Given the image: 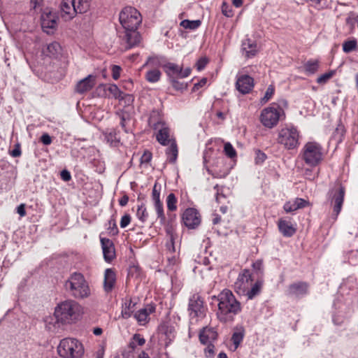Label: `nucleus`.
Returning a JSON list of instances; mask_svg holds the SVG:
<instances>
[{
    "mask_svg": "<svg viewBox=\"0 0 358 358\" xmlns=\"http://www.w3.org/2000/svg\"><path fill=\"white\" fill-rule=\"evenodd\" d=\"M119 20L124 29V31L120 35L122 44L126 50L131 49L141 41V36L136 30L142 21L141 15L135 8L127 6L120 12Z\"/></svg>",
    "mask_w": 358,
    "mask_h": 358,
    "instance_id": "obj_1",
    "label": "nucleus"
},
{
    "mask_svg": "<svg viewBox=\"0 0 358 358\" xmlns=\"http://www.w3.org/2000/svg\"><path fill=\"white\" fill-rule=\"evenodd\" d=\"M213 299L217 302L216 315L222 323L234 322L235 317L241 312V303L229 289L222 290L217 296H214Z\"/></svg>",
    "mask_w": 358,
    "mask_h": 358,
    "instance_id": "obj_2",
    "label": "nucleus"
},
{
    "mask_svg": "<svg viewBox=\"0 0 358 358\" xmlns=\"http://www.w3.org/2000/svg\"><path fill=\"white\" fill-rule=\"evenodd\" d=\"M81 315L80 306L73 300H66L59 303L55 309L54 315L58 322L72 324L79 320Z\"/></svg>",
    "mask_w": 358,
    "mask_h": 358,
    "instance_id": "obj_3",
    "label": "nucleus"
},
{
    "mask_svg": "<svg viewBox=\"0 0 358 358\" xmlns=\"http://www.w3.org/2000/svg\"><path fill=\"white\" fill-rule=\"evenodd\" d=\"M64 288L70 296L76 299H83L90 295L89 285L80 273H71L64 283Z\"/></svg>",
    "mask_w": 358,
    "mask_h": 358,
    "instance_id": "obj_4",
    "label": "nucleus"
},
{
    "mask_svg": "<svg viewBox=\"0 0 358 358\" xmlns=\"http://www.w3.org/2000/svg\"><path fill=\"white\" fill-rule=\"evenodd\" d=\"M287 106L285 99H280L278 103H273L270 107L264 108L260 115L261 122L268 128H273L278 123L281 117L284 115L283 108Z\"/></svg>",
    "mask_w": 358,
    "mask_h": 358,
    "instance_id": "obj_5",
    "label": "nucleus"
},
{
    "mask_svg": "<svg viewBox=\"0 0 358 358\" xmlns=\"http://www.w3.org/2000/svg\"><path fill=\"white\" fill-rule=\"evenodd\" d=\"M57 352L63 358H80L84 354V348L78 340L65 338L60 341Z\"/></svg>",
    "mask_w": 358,
    "mask_h": 358,
    "instance_id": "obj_6",
    "label": "nucleus"
},
{
    "mask_svg": "<svg viewBox=\"0 0 358 358\" xmlns=\"http://www.w3.org/2000/svg\"><path fill=\"white\" fill-rule=\"evenodd\" d=\"M301 157L307 165L317 166L323 158L322 146L316 142H308L301 150Z\"/></svg>",
    "mask_w": 358,
    "mask_h": 358,
    "instance_id": "obj_7",
    "label": "nucleus"
},
{
    "mask_svg": "<svg viewBox=\"0 0 358 358\" xmlns=\"http://www.w3.org/2000/svg\"><path fill=\"white\" fill-rule=\"evenodd\" d=\"M345 194V188L339 182L328 192V199L330 201L331 204L333 205L332 218L334 220L337 219L338 215L341 211Z\"/></svg>",
    "mask_w": 358,
    "mask_h": 358,
    "instance_id": "obj_8",
    "label": "nucleus"
},
{
    "mask_svg": "<svg viewBox=\"0 0 358 358\" xmlns=\"http://www.w3.org/2000/svg\"><path fill=\"white\" fill-rule=\"evenodd\" d=\"M299 132L296 128H283L279 131L278 142L287 149H294L299 145Z\"/></svg>",
    "mask_w": 358,
    "mask_h": 358,
    "instance_id": "obj_9",
    "label": "nucleus"
},
{
    "mask_svg": "<svg viewBox=\"0 0 358 358\" xmlns=\"http://www.w3.org/2000/svg\"><path fill=\"white\" fill-rule=\"evenodd\" d=\"M188 311L191 322L194 320L196 322L205 317L206 309L203 306V301L199 294H194L189 298Z\"/></svg>",
    "mask_w": 358,
    "mask_h": 358,
    "instance_id": "obj_10",
    "label": "nucleus"
},
{
    "mask_svg": "<svg viewBox=\"0 0 358 358\" xmlns=\"http://www.w3.org/2000/svg\"><path fill=\"white\" fill-rule=\"evenodd\" d=\"M253 282L251 271L247 268L243 269L234 282V290L238 294L242 295L252 286Z\"/></svg>",
    "mask_w": 358,
    "mask_h": 358,
    "instance_id": "obj_11",
    "label": "nucleus"
},
{
    "mask_svg": "<svg viewBox=\"0 0 358 358\" xmlns=\"http://www.w3.org/2000/svg\"><path fill=\"white\" fill-rule=\"evenodd\" d=\"M161 185L155 182L152 192V200L154 203V207L157 215V218L159 219L160 224L165 225L166 219L164 212L163 203L160 201V193H161Z\"/></svg>",
    "mask_w": 358,
    "mask_h": 358,
    "instance_id": "obj_12",
    "label": "nucleus"
},
{
    "mask_svg": "<svg viewBox=\"0 0 358 358\" xmlns=\"http://www.w3.org/2000/svg\"><path fill=\"white\" fill-rule=\"evenodd\" d=\"M182 222L189 229H195L201 222L200 215L195 208H189L182 214Z\"/></svg>",
    "mask_w": 358,
    "mask_h": 358,
    "instance_id": "obj_13",
    "label": "nucleus"
},
{
    "mask_svg": "<svg viewBox=\"0 0 358 358\" xmlns=\"http://www.w3.org/2000/svg\"><path fill=\"white\" fill-rule=\"evenodd\" d=\"M132 108H124L115 112V116L120 120V125L125 133L131 131V122L132 121Z\"/></svg>",
    "mask_w": 358,
    "mask_h": 358,
    "instance_id": "obj_14",
    "label": "nucleus"
},
{
    "mask_svg": "<svg viewBox=\"0 0 358 358\" xmlns=\"http://www.w3.org/2000/svg\"><path fill=\"white\" fill-rule=\"evenodd\" d=\"M57 24L55 13L51 11H44L41 15V27L44 31L50 33V29L56 28Z\"/></svg>",
    "mask_w": 358,
    "mask_h": 358,
    "instance_id": "obj_15",
    "label": "nucleus"
},
{
    "mask_svg": "<svg viewBox=\"0 0 358 358\" xmlns=\"http://www.w3.org/2000/svg\"><path fill=\"white\" fill-rule=\"evenodd\" d=\"M76 0H62L60 4L61 16L65 20L73 19L76 16Z\"/></svg>",
    "mask_w": 358,
    "mask_h": 358,
    "instance_id": "obj_16",
    "label": "nucleus"
},
{
    "mask_svg": "<svg viewBox=\"0 0 358 358\" xmlns=\"http://www.w3.org/2000/svg\"><path fill=\"white\" fill-rule=\"evenodd\" d=\"M103 258L106 262H110L115 257V250L113 242L109 238L100 237Z\"/></svg>",
    "mask_w": 358,
    "mask_h": 358,
    "instance_id": "obj_17",
    "label": "nucleus"
},
{
    "mask_svg": "<svg viewBox=\"0 0 358 358\" xmlns=\"http://www.w3.org/2000/svg\"><path fill=\"white\" fill-rule=\"evenodd\" d=\"M255 86L254 78L247 74H238L236 76V90H252Z\"/></svg>",
    "mask_w": 358,
    "mask_h": 358,
    "instance_id": "obj_18",
    "label": "nucleus"
},
{
    "mask_svg": "<svg viewBox=\"0 0 358 358\" xmlns=\"http://www.w3.org/2000/svg\"><path fill=\"white\" fill-rule=\"evenodd\" d=\"M308 284L305 282L291 284L288 287V294L296 297L303 296L308 293Z\"/></svg>",
    "mask_w": 358,
    "mask_h": 358,
    "instance_id": "obj_19",
    "label": "nucleus"
},
{
    "mask_svg": "<svg viewBox=\"0 0 358 358\" xmlns=\"http://www.w3.org/2000/svg\"><path fill=\"white\" fill-rule=\"evenodd\" d=\"M97 75H88L87 77L78 82L76 90H92L97 84Z\"/></svg>",
    "mask_w": 358,
    "mask_h": 358,
    "instance_id": "obj_20",
    "label": "nucleus"
},
{
    "mask_svg": "<svg viewBox=\"0 0 358 358\" xmlns=\"http://www.w3.org/2000/svg\"><path fill=\"white\" fill-rule=\"evenodd\" d=\"M279 231L285 237H291L296 233V228L293 226L291 222L280 219L278 222Z\"/></svg>",
    "mask_w": 358,
    "mask_h": 358,
    "instance_id": "obj_21",
    "label": "nucleus"
},
{
    "mask_svg": "<svg viewBox=\"0 0 358 358\" xmlns=\"http://www.w3.org/2000/svg\"><path fill=\"white\" fill-rule=\"evenodd\" d=\"M217 334L213 328H203L199 334V341L202 344L212 343L217 339Z\"/></svg>",
    "mask_w": 358,
    "mask_h": 358,
    "instance_id": "obj_22",
    "label": "nucleus"
},
{
    "mask_svg": "<svg viewBox=\"0 0 358 358\" xmlns=\"http://www.w3.org/2000/svg\"><path fill=\"white\" fill-rule=\"evenodd\" d=\"M242 50L245 52L246 57H252L255 56L258 52L257 45L255 41L247 38L242 43Z\"/></svg>",
    "mask_w": 358,
    "mask_h": 358,
    "instance_id": "obj_23",
    "label": "nucleus"
},
{
    "mask_svg": "<svg viewBox=\"0 0 358 358\" xmlns=\"http://www.w3.org/2000/svg\"><path fill=\"white\" fill-rule=\"evenodd\" d=\"M116 277L115 271L112 268H107L104 273L103 288L105 292H110L114 287Z\"/></svg>",
    "mask_w": 358,
    "mask_h": 358,
    "instance_id": "obj_24",
    "label": "nucleus"
},
{
    "mask_svg": "<svg viewBox=\"0 0 358 358\" xmlns=\"http://www.w3.org/2000/svg\"><path fill=\"white\" fill-rule=\"evenodd\" d=\"M113 96L119 99L120 105L124 108L129 106L134 102V98L132 94L125 93V91H110Z\"/></svg>",
    "mask_w": 358,
    "mask_h": 358,
    "instance_id": "obj_25",
    "label": "nucleus"
},
{
    "mask_svg": "<svg viewBox=\"0 0 358 358\" xmlns=\"http://www.w3.org/2000/svg\"><path fill=\"white\" fill-rule=\"evenodd\" d=\"M149 126L155 130L165 125V122L162 120L161 113L157 110H153L148 118Z\"/></svg>",
    "mask_w": 358,
    "mask_h": 358,
    "instance_id": "obj_26",
    "label": "nucleus"
},
{
    "mask_svg": "<svg viewBox=\"0 0 358 358\" xmlns=\"http://www.w3.org/2000/svg\"><path fill=\"white\" fill-rule=\"evenodd\" d=\"M158 131L156 138L157 141L162 145H167L169 143L171 144L172 141H175L174 139H170V134H169V129L166 127V125H164L158 129Z\"/></svg>",
    "mask_w": 358,
    "mask_h": 358,
    "instance_id": "obj_27",
    "label": "nucleus"
},
{
    "mask_svg": "<svg viewBox=\"0 0 358 358\" xmlns=\"http://www.w3.org/2000/svg\"><path fill=\"white\" fill-rule=\"evenodd\" d=\"M262 285V280L258 279L253 282L252 286L242 295L245 296L248 299L251 300L260 294Z\"/></svg>",
    "mask_w": 358,
    "mask_h": 358,
    "instance_id": "obj_28",
    "label": "nucleus"
},
{
    "mask_svg": "<svg viewBox=\"0 0 358 358\" xmlns=\"http://www.w3.org/2000/svg\"><path fill=\"white\" fill-rule=\"evenodd\" d=\"M105 139L110 146L117 147L120 143L119 132L115 129H111L104 133Z\"/></svg>",
    "mask_w": 358,
    "mask_h": 358,
    "instance_id": "obj_29",
    "label": "nucleus"
},
{
    "mask_svg": "<svg viewBox=\"0 0 358 358\" xmlns=\"http://www.w3.org/2000/svg\"><path fill=\"white\" fill-rule=\"evenodd\" d=\"M245 336V329L243 326H236L234 329L231 336V341L234 348L237 349Z\"/></svg>",
    "mask_w": 358,
    "mask_h": 358,
    "instance_id": "obj_30",
    "label": "nucleus"
},
{
    "mask_svg": "<svg viewBox=\"0 0 358 358\" xmlns=\"http://www.w3.org/2000/svg\"><path fill=\"white\" fill-rule=\"evenodd\" d=\"M178 150L176 141H172L170 145L166 150V161L174 164L178 158Z\"/></svg>",
    "mask_w": 358,
    "mask_h": 358,
    "instance_id": "obj_31",
    "label": "nucleus"
},
{
    "mask_svg": "<svg viewBox=\"0 0 358 358\" xmlns=\"http://www.w3.org/2000/svg\"><path fill=\"white\" fill-rule=\"evenodd\" d=\"M169 78H179L180 66L176 64L168 62L162 66Z\"/></svg>",
    "mask_w": 358,
    "mask_h": 358,
    "instance_id": "obj_32",
    "label": "nucleus"
},
{
    "mask_svg": "<svg viewBox=\"0 0 358 358\" xmlns=\"http://www.w3.org/2000/svg\"><path fill=\"white\" fill-rule=\"evenodd\" d=\"M47 55L50 57H57L62 52V47L58 42L54 41L47 45Z\"/></svg>",
    "mask_w": 358,
    "mask_h": 358,
    "instance_id": "obj_33",
    "label": "nucleus"
},
{
    "mask_svg": "<svg viewBox=\"0 0 358 358\" xmlns=\"http://www.w3.org/2000/svg\"><path fill=\"white\" fill-rule=\"evenodd\" d=\"M135 303H132L131 300H127L122 306L121 315L124 319H128L131 316L132 309Z\"/></svg>",
    "mask_w": 358,
    "mask_h": 358,
    "instance_id": "obj_34",
    "label": "nucleus"
},
{
    "mask_svg": "<svg viewBox=\"0 0 358 358\" xmlns=\"http://www.w3.org/2000/svg\"><path fill=\"white\" fill-rule=\"evenodd\" d=\"M161 76V72L159 69H152L147 71L145 74L146 80L150 83L157 82Z\"/></svg>",
    "mask_w": 358,
    "mask_h": 358,
    "instance_id": "obj_35",
    "label": "nucleus"
},
{
    "mask_svg": "<svg viewBox=\"0 0 358 358\" xmlns=\"http://www.w3.org/2000/svg\"><path fill=\"white\" fill-rule=\"evenodd\" d=\"M90 4L87 0H76L75 11L77 13H84L89 9Z\"/></svg>",
    "mask_w": 358,
    "mask_h": 358,
    "instance_id": "obj_36",
    "label": "nucleus"
},
{
    "mask_svg": "<svg viewBox=\"0 0 358 358\" xmlns=\"http://www.w3.org/2000/svg\"><path fill=\"white\" fill-rule=\"evenodd\" d=\"M201 24V20H184L181 21L180 25L185 29H196L198 27H200Z\"/></svg>",
    "mask_w": 358,
    "mask_h": 358,
    "instance_id": "obj_37",
    "label": "nucleus"
},
{
    "mask_svg": "<svg viewBox=\"0 0 358 358\" xmlns=\"http://www.w3.org/2000/svg\"><path fill=\"white\" fill-rule=\"evenodd\" d=\"M177 198L173 193H170L166 197V206L169 211H175L177 209Z\"/></svg>",
    "mask_w": 358,
    "mask_h": 358,
    "instance_id": "obj_38",
    "label": "nucleus"
},
{
    "mask_svg": "<svg viewBox=\"0 0 358 358\" xmlns=\"http://www.w3.org/2000/svg\"><path fill=\"white\" fill-rule=\"evenodd\" d=\"M136 217L142 223L145 222L148 220V213L143 203L138 206Z\"/></svg>",
    "mask_w": 358,
    "mask_h": 358,
    "instance_id": "obj_39",
    "label": "nucleus"
},
{
    "mask_svg": "<svg viewBox=\"0 0 358 358\" xmlns=\"http://www.w3.org/2000/svg\"><path fill=\"white\" fill-rule=\"evenodd\" d=\"M319 67V62L317 60H309L304 66L306 71L309 74L315 73Z\"/></svg>",
    "mask_w": 358,
    "mask_h": 358,
    "instance_id": "obj_40",
    "label": "nucleus"
},
{
    "mask_svg": "<svg viewBox=\"0 0 358 358\" xmlns=\"http://www.w3.org/2000/svg\"><path fill=\"white\" fill-rule=\"evenodd\" d=\"M134 316L138 322L141 324L145 323L148 318L146 310H143V308L137 311Z\"/></svg>",
    "mask_w": 358,
    "mask_h": 358,
    "instance_id": "obj_41",
    "label": "nucleus"
},
{
    "mask_svg": "<svg viewBox=\"0 0 358 358\" xmlns=\"http://www.w3.org/2000/svg\"><path fill=\"white\" fill-rule=\"evenodd\" d=\"M357 44L356 40L347 41L343 44V50L346 53L350 52L356 48Z\"/></svg>",
    "mask_w": 358,
    "mask_h": 358,
    "instance_id": "obj_42",
    "label": "nucleus"
},
{
    "mask_svg": "<svg viewBox=\"0 0 358 358\" xmlns=\"http://www.w3.org/2000/svg\"><path fill=\"white\" fill-rule=\"evenodd\" d=\"M224 154L229 158H234L236 156V150L230 143H226L224 146Z\"/></svg>",
    "mask_w": 358,
    "mask_h": 358,
    "instance_id": "obj_43",
    "label": "nucleus"
},
{
    "mask_svg": "<svg viewBox=\"0 0 358 358\" xmlns=\"http://www.w3.org/2000/svg\"><path fill=\"white\" fill-rule=\"evenodd\" d=\"M108 234L112 236L117 235L119 233L118 228L115 219L111 218L108 221V227L107 228Z\"/></svg>",
    "mask_w": 358,
    "mask_h": 358,
    "instance_id": "obj_44",
    "label": "nucleus"
},
{
    "mask_svg": "<svg viewBox=\"0 0 358 358\" xmlns=\"http://www.w3.org/2000/svg\"><path fill=\"white\" fill-rule=\"evenodd\" d=\"M348 262L351 265L358 264V250H351L348 254Z\"/></svg>",
    "mask_w": 358,
    "mask_h": 358,
    "instance_id": "obj_45",
    "label": "nucleus"
},
{
    "mask_svg": "<svg viewBox=\"0 0 358 358\" xmlns=\"http://www.w3.org/2000/svg\"><path fill=\"white\" fill-rule=\"evenodd\" d=\"M344 285L350 289H353L355 287L358 289V284L357 283V280L352 276L348 277L345 280Z\"/></svg>",
    "mask_w": 358,
    "mask_h": 358,
    "instance_id": "obj_46",
    "label": "nucleus"
},
{
    "mask_svg": "<svg viewBox=\"0 0 358 358\" xmlns=\"http://www.w3.org/2000/svg\"><path fill=\"white\" fill-rule=\"evenodd\" d=\"M335 74V71H330L327 72L317 78V82L318 83H325L328 80L333 77Z\"/></svg>",
    "mask_w": 358,
    "mask_h": 358,
    "instance_id": "obj_47",
    "label": "nucleus"
},
{
    "mask_svg": "<svg viewBox=\"0 0 358 358\" xmlns=\"http://www.w3.org/2000/svg\"><path fill=\"white\" fill-rule=\"evenodd\" d=\"M351 311L350 309H348V311L345 313V314H343V310H341L338 311V315H334L333 317V322L336 324H340L343 322V318L348 316V313H350Z\"/></svg>",
    "mask_w": 358,
    "mask_h": 358,
    "instance_id": "obj_48",
    "label": "nucleus"
},
{
    "mask_svg": "<svg viewBox=\"0 0 358 358\" xmlns=\"http://www.w3.org/2000/svg\"><path fill=\"white\" fill-rule=\"evenodd\" d=\"M252 268L257 273V274L263 273V261L262 259H257L252 264Z\"/></svg>",
    "mask_w": 358,
    "mask_h": 358,
    "instance_id": "obj_49",
    "label": "nucleus"
},
{
    "mask_svg": "<svg viewBox=\"0 0 358 358\" xmlns=\"http://www.w3.org/2000/svg\"><path fill=\"white\" fill-rule=\"evenodd\" d=\"M222 13L227 17H232L233 15L232 10L231 9L230 6L225 2H223L222 5Z\"/></svg>",
    "mask_w": 358,
    "mask_h": 358,
    "instance_id": "obj_50",
    "label": "nucleus"
},
{
    "mask_svg": "<svg viewBox=\"0 0 358 358\" xmlns=\"http://www.w3.org/2000/svg\"><path fill=\"white\" fill-rule=\"evenodd\" d=\"M294 202L295 203V206H296V208L297 210L300 209V208H303L309 205V202L308 201H306L303 199H301V198L295 199Z\"/></svg>",
    "mask_w": 358,
    "mask_h": 358,
    "instance_id": "obj_51",
    "label": "nucleus"
},
{
    "mask_svg": "<svg viewBox=\"0 0 358 358\" xmlns=\"http://www.w3.org/2000/svg\"><path fill=\"white\" fill-rule=\"evenodd\" d=\"M208 60L206 57L200 58L195 64L196 69L199 71L203 70L208 64Z\"/></svg>",
    "mask_w": 358,
    "mask_h": 358,
    "instance_id": "obj_52",
    "label": "nucleus"
},
{
    "mask_svg": "<svg viewBox=\"0 0 358 358\" xmlns=\"http://www.w3.org/2000/svg\"><path fill=\"white\" fill-rule=\"evenodd\" d=\"M266 159V155L265 153L259 150L256 151L255 163L257 164L263 163Z\"/></svg>",
    "mask_w": 358,
    "mask_h": 358,
    "instance_id": "obj_53",
    "label": "nucleus"
},
{
    "mask_svg": "<svg viewBox=\"0 0 358 358\" xmlns=\"http://www.w3.org/2000/svg\"><path fill=\"white\" fill-rule=\"evenodd\" d=\"M131 222V216L129 214H124L120 220V225L121 228L127 227Z\"/></svg>",
    "mask_w": 358,
    "mask_h": 358,
    "instance_id": "obj_54",
    "label": "nucleus"
},
{
    "mask_svg": "<svg viewBox=\"0 0 358 358\" xmlns=\"http://www.w3.org/2000/svg\"><path fill=\"white\" fill-rule=\"evenodd\" d=\"M283 209L286 213H292L296 210L294 202L287 201L284 204Z\"/></svg>",
    "mask_w": 358,
    "mask_h": 358,
    "instance_id": "obj_55",
    "label": "nucleus"
},
{
    "mask_svg": "<svg viewBox=\"0 0 358 358\" xmlns=\"http://www.w3.org/2000/svg\"><path fill=\"white\" fill-rule=\"evenodd\" d=\"M21 154L22 152L20 143L15 144L14 149L10 152V155L13 157H18Z\"/></svg>",
    "mask_w": 358,
    "mask_h": 358,
    "instance_id": "obj_56",
    "label": "nucleus"
},
{
    "mask_svg": "<svg viewBox=\"0 0 358 358\" xmlns=\"http://www.w3.org/2000/svg\"><path fill=\"white\" fill-rule=\"evenodd\" d=\"M205 354L207 357H212L214 355V345L212 343L206 344Z\"/></svg>",
    "mask_w": 358,
    "mask_h": 358,
    "instance_id": "obj_57",
    "label": "nucleus"
},
{
    "mask_svg": "<svg viewBox=\"0 0 358 358\" xmlns=\"http://www.w3.org/2000/svg\"><path fill=\"white\" fill-rule=\"evenodd\" d=\"M133 340L140 346H142L145 344V340L143 338L140 334H136L133 336Z\"/></svg>",
    "mask_w": 358,
    "mask_h": 358,
    "instance_id": "obj_58",
    "label": "nucleus"
},
{
    "mask_svg": "<svg viewBox=\"0 0 358 358\" xmlns=\"http://www.w3.org/2000/svg\"><path fill=\"white\" fill-rule=\"evenodd\" d=\"M159 64V58L158 57H150L148 59L145 65L157 66Z\"/></svg>",
    "mask_w": 358,
    "mask_h": 358,
    "instance_id": "obj_59",
    "label": "nucleus"
},
{
    "mask_svg": "<svg viewBox=\"0 0 358 358\" xmlns=\"http://www.w3.org/2000/svg\"><path fill=\"white\" fill-rule=\"evenodd\" d=\"M151 159H152L151 152L146 151L141 156V163H149L151 161Z\"/></svg>",
    "mask_w": 358,
    "mask_h": 358,
    "instance_id": "obj_60",
    "label": "nucleus"
},
{
    "mask_svg": "<svg viewBox=\"0 0 358 358\" xmlns=\"http://www.w3.org/2000/svg\"><path fill=\"white\" fill-rule=\"evenodd\" d=\"M192 69L189 67L182 69L180 66L179 78H183L189 76L191 73Z\"/></svg>",
    "mask_w": 358,
    "mask_h": 358,
    "instance_id": "obj_61",
    "label": "nucleus"
},
{
    "mask_svg": "<svg viewBox=\"0 0 358 358\" xmlns=\"http://www.w3.org/2000/svg\"><path fill=\"white\" fill-rule=\"evenodd\" d=\"M41 141L45 145H48L52 143V138L48 134H43L41 137Z\"/></svg>",
    "mask_w": 358,
    "mask_h": 358,
    "instance_id": "obj_62",
    "label": "nucleus"
},
{
    "mask_svg": "<svg viewBox=\"0 0 358 358\" xmlns=\"http://www.w3.org/2000/svg\"><path fill=\"white\" fill-rule=\"evenodd\" d=\"M121 68L119 66L114 65L112 67L113 78L117 80L120 77Z\"/></svg>",
    "mask_w": 358,
    "mask_h": 358,
    "instance_id": "obj_63",
    "label": "nucleus"
},
{
    "mask_svg": "<svg viewBox=\"0 0 358 358\" xmlns=\"http://www.w3.org/2000/svg\"><path fill=\"white\" fill-rule=\"evenodd\" d=\"M60 176H61V178L65 181V182H68L71 179V173L69 171L67 170H63L61 171V173H60Z\"/></svg>",
    "mask_w": 358,
    "mask_h": 358,
    "instance_id": "obj_64",
    "label": "nucleus"
}]
</instances>
